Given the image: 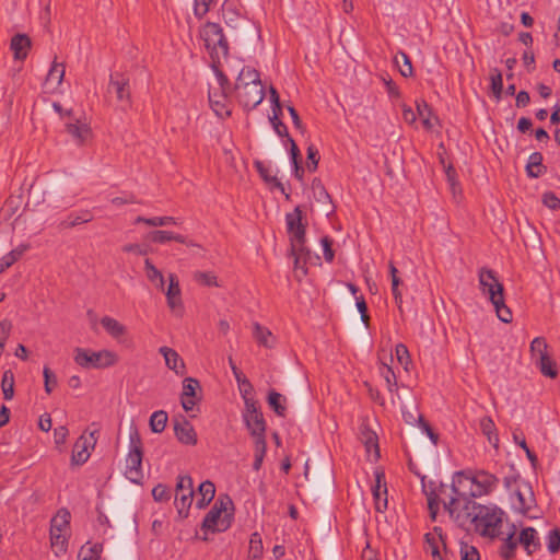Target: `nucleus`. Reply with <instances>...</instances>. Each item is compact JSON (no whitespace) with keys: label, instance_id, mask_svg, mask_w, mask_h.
Listing matches in <instances>:
<instances>
[{"label":"nucleus","instance_id":"obj_1","mask_svg":"<svg viewBox=\"0 0 560 560\" xmlns=\"http://www.w3.org/2000/svg\"><path fill=\"white\" fill-rule=\"evenodd\" d=\"M499 486V478L483 469H467L453 476L451 490L453 494L465 498L489 495Z\"/></svg>","mask_w":560,"mask_h":560},{"label":"nucleus","instance_id":"obj_2","mask_svg":"<svg viewBox=\"0 0 560 560\" xmlns=\"http://www.w3.org/2000/svg\"><path fill=\"white\" fill-rule=\"evenodd\" d=\"M234 92L238 103L246 110L256 108L265 97L259 72L254 68L244 67L236 79Z\"/></svg>","mask_w":560,"mask_h":560},{"label":"nucleus","instance_id":"obj_3","mask_svg":"<svg viewBox=\"0 0 560 560\" xmlns=\"http://www.w3.org/2000/svg\"><path fill=\"white\" fill-rule=\"evenodd\" d=\"M478 280L481 292L489 296L498 318L503 323H511L513 319L512 312L505 305L503 284L498 280L495 272L482 267L478 271Z\"/></svg>","mask_w":560,"mask_h":560},{"label":"nucleus","instance_id":"obj_4","mask_svg":"<svg viewBox=\"0 0 560 560\" xmlns=\"http://www.w3.org/2000/svg\"><path fill=\"white\" fill-rule=\"evenodd\" d=\"M472 525L482 537L495 538L501 533L505 513L497 505L472 504Z\"/></svg>","mask_w":560,"mask_h":560},{"label":"nucleus","instance_id":"obj_5","mask_svg":"<svg viewBox=\"0 0 560 560\" xmlns=\"http://www.w3.org/2000/svg\"><path fill=\"white\" fill-rule=\"evenodd\" d=\"M233 520V502L229 495H220L205 516L201 528L205 532L220 533L226 530Z\"/></svg>","mask_w":560,"mask_h":560},{"label":"nucleus","instance_id":"obj_6","mask_svg":"<svg viewBox=\"0 0 560 560\" xmlns=\"http://www.w3.org/2000/svg\"><path fill=\"white\" fill-rule=\"evenodd\" d=\"M73 360L83 369H105L115 365L118 362V355L107 349L92 351L78 347L73 350Z\"/></svg>","mask_w":560,"mask_h":560},{"label":"nucleus","instance_id":"obj_7","mask_svg":"<svg viewBox=\"0 0 560 560\" xmlns=\"http://www.w3.org/2000/svg\"><path fill=\"white\" fill-rule=\"evenodd\" d=\"M130 448L126 458L125 476L133 483L140 485L143 480L142 471V441L137 429L129 435Z\"/></svg>","mask_w":560,"mask_h":560},{"label":"nucleus","instance_id":"obj_8","mask_svg":"<svg viewBox=\"0 0 560 560\" xmlns=\"http://www.w3.org/2000/svg\"><path fill=\"white\" fill-rule=\"evenodd\" d=\"M457 494L450 497L446 501L443 499V505L450 517L462 528H467L472 524L474 510L472 504H477L470 500Z\"/></svg>","mask_w":560,"mask_h":560},{"label":"nucleus","instance_id":"obj_9","mask_svg":"<svg viewBox=\"0 0 560 560\" xmlns=\"http://www.w3.org/2000/svg\"><path fill=\"white\" fill-rule=\"evenodd\" d=\"M200 36L213 59H220L221 57L228 56V40L224 37L222 27L218 23L208 22L202 27Z\"/></svg>","mask_w":560,"mask_h":560},{"label":"nucleus","instance_id":"obj_10","mask_svg":"<svg viewBox=\"0 0 560 560\" xmlns=\"http://www.w3.org/2000/svg\"><path fill=\"white\" fill-rule=\"evenodd\" d=\"M194 501V483L189 476H179L176 483L175 506L179 516L187 517Z\"/></svg>","mask_w":560,"mask_h":560},{"label":"nucleus","instance_id":"obj_11","mask_svg":"<svg viewBox=\"0 0 560 560\" xmlns=\"http://www.w3.org/2000/svg\"><path fill=\"white\" fill-rule=\"evenodd\" d=\"M287 229L290 234V243L293 248L301 250L305 245V224L302 222V211L296 207L292 212L285 215Z\"/></svg>","mask_w":560,"mask_h":560},{"label":"nucleus","instance_id":"obj_12","mask_svg":"<svg viewBox=\"0 0 560 560\" xmlns=\"http://www.w3.org/2000/svg\"><path fill=\"white\" fill-rule=\"evenodd\" d=\"M67 133L78 147H84L92 142L93 130L85 119L71 118L65 122Z\"/></svg>","mask_w":560,"mask_h":560},{"label":"nucleus","instance_id":"obj_13","mask_svg":"<svg viewBox=\"0 0 560 560\" xmlns=\"http://www.w3.org/2000/svg\"><path fill=\"white\" fill-rule=\"evenodd\" d=\"M97 430L91 431L89 435L82 434L74 443L71 456L73 465H82L90 458V448H93L97 441Z\"/></svg>","mask_w":560,"mask_h":560},{"label":"nucleus","instance_id":"obj_14","mask_svg":"<svg viewBox=\"0 0 560 560\" xmlns=\"http://www.w3.org/2000/svg\"><path fill=\"white\" fill-rule=\"evenodd\" d=\"M108 92L116 94L117 101L124 108L131 105V93L129 86V79L121 73H114L109 78Z\"/></svg>","mask_w":560,"mask_h":560},{"label":"nucleus","instance_id":"obj_15","mask_svg":"<svg viewBox=\"0 0 560 560\" xmlns=\"http://www.w3.org/2000/svg\"><path fill=\"white\" fill-rule=\"evenodd\" d=\"M198 392H201L200 383L194 377H186L183 381V392L180 395L182 407L185 411H192L200 400Z\"/></svg>","mask_w":560,"mask_h":560},{"label":"nucleus","instance_id":"obj_16","mask_svg":"<svg viewBox=\"0 0 560 560\" xmlns=\"http://www.w3.org/2000/svg\"><path fill=\"white\" fill-rule=\"evenodd\" d=\"M422 490L428 500L430 516L435 521L440 502L442 501L441 495L446 492V487L444 485L436 486L433 481L425 482L422 479Z\"/></svg>","mask_w":560,"mask_h":560},{"label":"nucleus","instance_id":"obj_17","mask_svg":"<svg viewBox=\"0 0 560 560\" xmlns=\"http://www.w3.org/2000/svg\"><path fill=\"white\" fill-rule=\"evenodd\" d=\"M174 432L177 440L186 445H196L197 444V433L192 427V424L182 417L180 419H175L174 421Z\"/></svg>","mask_w":560,"mask_h":560},{"label":"nucleus","instance_id":"obj_18","mask_svg":"<svg viewBox=\"0 0 560 560\" xmlns=\"http://www.w3.org/2000/svg\"><path fill=\"white\" fill-rule=\"evenodd\" d=\"M168 307L173 312L183 311L182 290L177 277L174 273L168 275V288L165 292Z\"/></svg>","mask_w":560,"mask_h":560},{"label":"nucleus","instance_id":"obj_19","mask_svg":"<svg viewBox=\"0 0 560 560\" xmlns=\"http://www.w3.org/2000/svg\"><path fill=\"white\" fill-rule=\"evenodd\" d=\"M147 238L156 244H165L167 242L174 241L180 244H186L188 246H199L194 241L187 240V237L182 234L165 230L152 231L147 235Z\"/></svg>","mask_w":560,"mask_h":560},{"label":"nucleus","instance_id":"obj_20","mask_svg":"<svg viewBox=\"0 0 560 560\" xmlns=\"http://www.w3.org/2000/svg\"><path fill=\"white\" fill-rule=\"evenodd\" d=\"M243 418L247 429L250 432V435L255 441L266 440V422L261 412L250 416H243Z\"/></svg>","mask_w":560,"mask_h":560},{"label":"nucleus","instance_id":"obj_21","mask_svg":"<svg viewBox=\"0 0 560 560\" xmlns=\"http://www.w3.org/2000/svg\"><path fill=\"white\" fill-rule=\"evenodd\" d=\"M31 46H32L31 39L25 34L14 35L10 43V48L13 51V56H14L15 60L26 59L28 51L31 49Z\"/></svg>","mask_w":560,"mask_h":560},{"label":"nucleus","instance_id":"obj_22","mask_svg":"<svg viewBox=\"0 0 560 560\" xmlns=\"http://www.w3.org/2000/svg\"><path fill=\"white\" fill-rule=\"evenodd\" d=\"M159 352L164 357L166 366L174 371L177 375L185 373V363L179 354L172 348L161 347Z\"/></svg>","mask_w":560,"mask_h":560},{"label":"nucleus","instance_id":"obj_23","mask_svg":"<svg viewBox=\"0 0 560 560\" xmlns=\"http://www.w3.org/2000/svg\"><path fill=\"white\" fill-rule=\"evenodd\" d=\"M359 438L364 444L366 452H374V458L377 459L380 457L378 439L376 433L365 422L360 425Z\"/></svg>","mask_w":560,"mask_h":560},{"label":"nucleus","instance_id":"obj_24","mask_svg":"<svg viewBox=\"0 0 560 560\" xmlns=\"http://www.w3.org/2000/svg\"><path fill=\"white\" fill-rule=\"evenodd\" d=\"M209 103L212 110L220 118H226L231 115V109L226 103V94L225 92L210 91L209 92Z\"/></svg>","mask_w":560,"mask_h":560},{"label":"nucleus","instance_id":"obj_25","mask_svg":"<svg viewBox=\"0 0 560 560\" xmlns=\"http://www.w3.org/2000/svg\"><path fill=\"white\" fill-rule=\"evenodd\" d=\"M425 544L427 550L430 551V553L435 560H444L440 552V545H442L444 549H446V546L443 540L441 528L434 527L433 533H428L425 535Z\"/></svg>","mask_w":560,"mask_h":560},{"label":"nucleus","instance_id":"obj_26","mask_svg":"<svg viewBox=\"0 0 560 560\" xmlns=\"http://www.w3.org/2000/svg\"><path fill=\"white\" fill-rule=\"evenodd\" d=\"M534 503V494L532 488L525 485V492L517 489L514 492L513 508L520 513H527Z\"/></svg>","mask_w":560,"mask_h":560},{"label":"nucleus","instance_id":"obj_27","mask_svg":"<svg viewBox=\"0 0 560 560\" xmlns=\"http://www.w3.org/2000/svg\"><path fill=\"white\" fill-rule=\"evenodd\" d=\"M65 72H66L65 65L54 60L49 71L47 73V77L45 80V86L50 91H54L57 88H59L60 84L62 83Z\"/></svg>","mask_w":560,"mask_h":560},{"label":"nucleus","instance_id":"obj_28","mask_svg":"<svg viewBox=\"0 0 560 560\" xmlns=\"http://www.w3.org/2000/svg\"><path fill=\"white\" fill-rule=\"evenodd\" d=\"M291 255L294 258L295 277L300 280L307 273L306 261L310 255V250L305 245L301 246V250H298L291 246Z\"/></svg>","mask_w":560,"mask_h":560},{"label":"nucleus","instance_id":"obj_29","mask_svg":"<svg viewBox=\"0 0 560 560\" xmlns=\"http://www.w3.org/2000/svg\"><path fill=\"white\" fill-rule=\"evenodd\" d=\"M518 541L528 555H532L540 547L537 532L533 527L524 528L520 534Z\"/></svg>","mask_w":560,"mask_h":560},{"label":"nucleus","instance_id":"obj_30","mask_svg":"<svg viewBox=\"0 0 560 560\" xmlns=\"http://www.w3.org/2000/svg\"><path fill=\"white\" fill-rule=\"evenodd\" d=\"M101 325L106 332L114 339L119 340L127 334V327L110 316H104L101 318Z\"/></svg>","mask_w":560,"mask_h":560},{"label":"nucleus","instance_id":"obj_31","mask_svg":"<svg viewBox=\"0 0 560 560\" xmlns=\"http://www.w3.org/2000/svg\"><path fill=\"white\" fill-rule=\"evenodd\" d=\"M69 524L70 513L66 509H61L50 522V533L66 534L69 529Z\"/></svg>","mask_w":560,"mask_h":560},{"label":"nucleus","instance_id":"obj_32","mask_svg":"<svg viewBox=\"0 0 560 560\" xmlns=\"http://www.w3.org/2000/svg\"><path fill=\"white\" fill-rule=\"evenodd\" d=\"M215 487L213 482L206 480L200 483L198 494L200 499L197 500L196 505L198 509L206 508L214 498Z\"/></svg>","mask_w":560,"mask_h":560},{"label":"nucleus","instance_id":"obj_33","mask_svg":"<svg viewBox=\"0 0 560 560\" xmlns=\"http://www.w3.org/2000/svg\"><path fill=\"white\" fill-rule=\"evenodd\" d=\"M527 175L532 178L541 176L546 167L542 165V155L539 152H534L529 155L528 163L526 165Z\"/></svg>","mask_w":560,"mask_h":560},{"label":"nucleus","instance_id":"obj_34","mask_svg":"<svg viewBox=\"0 0 560 560\" xmlns=\"http://www.w3.org/2000/svg\"><path fill=\"white\" fill-rule=\"evenodd\" d=\"M93 215L89 210L81 211L79 213H70L65 220L60 222L61 229H71L75 225L88 223L92 221Z\"/></svg>","mask_w":560,"mask_h":560},{"label":"nucleus","instance_id":"obj_35","mask_svg":"<svg viewBox=\"0 0 560 560\" xmlns=\"http://www.w3.org/2000/svg\"><path fill=\"white\" fill-rule=\"evenodd\" d=\"M253 327V335L256 341L266 348H271L275 343V338L271 331L258 323H255Z\"/></svg>","mask_w":560,"mask_h":560},{"label":"nucleus","instance_id":"obj_36","mask_svg":"<svg viewBox=\"0 0 560 560\" xmlns=\"http://www.w3.org/2000/svg\"><path fill=\"white\" fill-rule=\"evenodd\" d=\"M536 365L544 376L556 378L558 375V370L555 361L550 358V355H542L535 360Z\"/></svg>","mask_w":560,"mask_h":560},{"label":"nucleus","instance_id":"obj_37","mask_svg":"<svg viewBox=\"0 0 560 560\" xmlns=\"http://www.w3.org/2000/svg\"><path fill=\"white\" fill-rule=\"evenodd\" d=\"M255 167L257 170V172L259 173V175L261 176V178L269 185H272L275 186L276 188H278L282 194L285 192L284 190V187L282 185V183L277 178V176L275 175H271L270 173V168L268 166H266L262 162L260 161H256L255 162Z\"/></svg>","mask_w":560,"mask_h":560},{"label":"nucleus","instance_id":"obj_38","mask_svg":"<svg viewBox=\"0 0 560 560\" xmlns=\"http://www.w3.org/2000/svg\"><path fill=\"white\" fill-rule=\"evenodd\" d=\"M144 271L149 281L155 283L158 289H164L165 280L162 272L148 258L144 260Z\"/></svg>","mask_w":560,"mask_h":560},{"label":"nucleus","instance_id":"obj_39","mask_svg":"<svg viewBox=\"0 0 560 560\" xmlns=\"http://www.w3.org/2000/svg\"><path fill=\"white\" fill-rule=\"evenodd\" d=\"M481 432L487 436L489 443L498 446L499 438L495 430V424L490 417H482L479 421Z\"/></svg>","mask_w":560,"mask_h":560},{"label":"nucleus","instance_id":"obj_40","mask_svg":"<svg viewBox=\"0 0 560 560\" xmlns=\"http://www.w3.org/2000/svg\"><path fill=\"white\" fill-rule=\"evenodd\" d=\"M285 397L276 390H270L268 395V404L270 408L280 417H284L287 412Z\"/></svg>","mask_w":560,"mask_h":560},{"label":"nucleus","instance_id":"obj_41","mask_svg":"<svg viewBox=\"0 0 560 560\" xmlns=\"http://www.w3.org/2000/svg\"><path fill=\"white\" fill-rule=\"evenodd\" d=\"M394 61L397 65L399 72L402 77L408 78L413 74V68L409 56L399 50L394 57Z\"/></svg>","mask_w":560,"mask_h":560},{"label":"nucleus","instance_id":"obj_42","mask_svg":"<svg viewBox=\"0 0 560 560\" xmlns=\"http://www.w3.org/2000/svg\"><path fill=\"white\" fill-rule=\"evenodd\" d=\"M168 420L167 412L164 410L154 411L150 417V428L154 433H161L165 430Z\"/></svg>","mask_w":560,"mask_h":560},{"label":"nucleus","instance_id":"obj_43","mask_svg":"<svg viewBox=\"0 0 560 560\" xmlns=\"http://www.w3.org/2000/svg\"><path fill=\"white\" fill-rule=\"evenodd\" d=\"M14 382L13 372L11 370L4 371L1 380V389L5 400H10L14 396Z\"/></svg>","mask_w":560,"mask_h":560},{"label":"nucleus","instance_id":"obj_44","mask_svg":"<svg viewBox=\"0 0 560 560\" xmlns=\"http://www.w3.org/2000/svg\"><path fill=\"white\" fill-rule=\"evenodd\" d=\"M50 546L57 557L63 555L68 547L67 535L60 533H50Z\"/></svg>","mask_w":560,"mask_h":560},{"label":"nucleus","instance_id":"obj_45","mask_svg":"<svg viewBox=\"0 0 560 560\" xmlns=\"http://www.w3.org/2000/svg\"><path fill=\"white\" fill-rule=\"evenodd\" d=\"M194 280L203 287H220L217 276L212 271H196Z\"/></svg>","mask_w":560,"mask_h":560},{"label":"nucleus","instance_id":"obj_46","mask_svg":"<svg viewBox=\"0 0 560 560\" xmlns=\"http://www.w3.org/2000/svg\"><path fill=\"white\" fill-rule=\"evenodd\" d=\"M102 552V545L94 544L91 546H82L78 558L79 560H98Z\"/></svg>","mask_w":560,"mask_h":560},{"label":"nucleus","instance_id":"obj_47","mask_svg":"<svg viewBox=\"0 0 560 560\" xmlns=\"http://www.w3.org/2000/svg\"><path fill=\"white\" fill-rule=\"evenodd\" d=\"M262 540L258 533H254L249 540V558L250 560H260L262 555Z\"/></svg>","mask_w":560,"mask_h":560},{"label":"nucleus","instance_id":"obj_48","mask_svg":"<svg viewBox=\"0 0 560 560\" xmlns=\"http://www.w3.org/2000/svg\"><path fill=\"white\" fill-rule=\"evenodd\" d=\"M386 493H387L386 487L384 486V489L382 491L381 479H380V476H377L376 485L373 487V495L376 501V510L377 511H382L383 509H386V506H387Z\"/></svg>","mask_w":560,"mask_h":560},{"label":"nucleus","instance_id":"obj_49","mask_svg":"<svg viewBox=\"0 0 560 560\" xmlns=\"http://www.w3.org/2000/svg\"><path fill=\"white\" fill-rule=\"evenodd\" d=\"M380 373H381V375L384 377V380L386 382L387 389L390 393L397 392V389H398V387H397V377H396L393 369L389 365L384 363L381 366V369H380Z\"/></svg>","mask_w":560,"mask_h":560},{"label":"nucleus","instance_id":"obj_50","mask_svg":"<svg viewBox=\"0 0 560 560\" xmlns=\"http://www.w3.org/2000/svg\"><path fill=\"white\" fill-rule=\"evenodd\" d=\"M26 247L12 249L0 259V272L11 267L25 252Z\"/></svg>","mask_w":560,"mask_h":560},{"label":"nucleus","instance_id":"obj_51","mask_svg":"<svg viewBox=\"0 0 560 560\" xmlns=\"http://www.w3.org/2000/svg\"><path fill=\"white\" fill-rule=\"evenodd\" d=\"M255 448V459L253 463V468L258 471L261 468L264 457L267 451L266 440L254 441Z\"/></svg>","mask_w":560,"mask_h":560},{"label":"nucleus","instance_id":"obj_52","mask_svg":"<svg viewBox=\"0 0 560 560\" xmlns=\"http://www.w3.org/2000/svg\"><path fill=\"white\" fill-rule=\"evenodd\" d=\"M518 544V539L514 538V532L511 533L503 542L501 556L505 560H511L514 557V550L516 549Z\"/></svg>","mask_w":560,"mask_h":560},{"label":"nucleus","instance_id":"obj_53","mask_svg":"<svg viewBox=\"0 0 560 560\" xmlns=\"http://www.w3.org/2000/svg\"><path fill=\"white\" fill-rule=\"evenodd\" d=\"M491 91L497 100L501 98L502 90H503V80L502 73L499 69L494 68L491 71Z\"/></svg>","mask_w":560,"mask_h":560},{"label":"nucleus","instance_id":"obj_54","mask_svg":"<svg viewBox=\"0 0 560 560\" xmlns=\"http://www.w3.org/2000/svg\"><path fill=\"white\" fill-rule=\"evenodd\" d=\"M547 349H548V345H547L545 338H542V337H536L530 342V352L535 360L542 355H548Z\"/></svg>","mask_w":560,"mask_h":560},{"label":"nucleus","instance_id":"obj_55","mask_svg":"<svg viewBox=\"0 0 560 560\" xmlns=\"http://www.w3.org/2000/svg\"><path fill=\"white\" fill-rule=\"evenodd\" d=\"M281 113L277 112V109L272 110V116L269 118L270 122L276 131V133L279 137H287L288 139L291 138L288 133L287 126L280 120L279 116Z\"/></svg>","mask_w":560,"mask_h":560},{"label":"nucleus","instance_id":"obj_56","mask_svg":"<svg viewBox=\"0 0 560 560\" xmlns=\"http://www.w3.org/2000/svg\"><path fill=\"white\" fill-rule=\"evenodd\" d=\"M306 167L310 172H315L317 166H318V162H319V154H318V150L315 148L314 144H310L307 147V158H306Z\"/></svg>","mask_w":560,"mask_h":560},{"label":"nucleus","instance_id":"obj_57","mask_svg":"<svg viewBox=\"0 0 560 560\" xmlns=\"http://www.w3.org/2000/svg\"><path fill=\"white\" fill-rule=\"evenodd\" d=\"M460 560H480V555L476 547L462 541Z\"/></svg>","mask_w":560,"mask_h":560},{"label":"nucleus","instance_id":"obj_58","mask_svg":"<svg viewBox=\"0 0 560 560\" xmlns=\"http://www.w3.org/2000/svg\"><path fill=\"white\" fill-rule=\"evenodd\" d=\"M417 112L419 116L422 118V124L427 129L432 128V122L430 119L431 109L429 105L422 101L421 103H417Z\"/></svg>","mask_w":560,"mask_h":560},{"label":"nucleus","instance_id":"obj_59","mask_svg":"<svg viewBox=\"0 0 560 560\" xmlns=\"http://www.w3.org/2000/svg\"><path fill=\"white\" fill-rule=\"evenodd\" d=\"M43 375H44L45 392L47 394H50L52 392L54 387H56V385H57V377H56L55 373L48 366H44Z\"/></svg>","mask_w":560,"mask_h":560},{"label":"nucleus","instance_id":"obj_60","mask_svg":"<svg viewBox=\"0 0 560 560\" xmlns=\"http://www.w3.org/2000/svg\"><path fill=\"white\" fill-rule=\"evenodd\" d=\"M152 497L156 502L168 501L171 499V491L166 486L159 483L152 489Z\"/></svg>","mask_w":560,"mask_h":560},{"label":"nucleus","instance_id":"obj_61","mask_svg":"<svg viewBox=\"0 0 560 560\" xmlns=\"http://www.w3.org/2000/svg\"><path fill=\"white\" fill-rule=\"evenodd\" d=\"M397 361L404 366V369L408 370V364L410 363V355L407 347L402 343H398L395 349Z\"/></svg>","mask_w":560,"mask_h":560},{"label":"nucleus","instance_id":"obj_62","mask_svg":"<svg viewBox=\"0 0 560 560\" xmlns=\"http://www.w3.org/2000/svg\"><path fill=\"white\" fill-rule=\"evenodd\" d=\"M547 546L551 553L560 550V530L558 528L549 532Z\"/></svg>","mask_w":560,"mask_h":560},{"label":"nucleus","instance_id":"obj_63","mask_svg":"<svg viewBox=\"0 0 560 560\" xmlns=\"http://www.w3.org/2000/svg\"><path fill=\"white\" fill-rule=\"evenodd\" d=\"M542 203L552 210L560 208V199L551 191H547L542 195Z\"/></svg>","mask_w":560,"mask_h":560},{"label":"nucleus","instance_id":"obj_64","mask_svg":"<svg viewBox=\"0 0 560 560\" xmlns=\"http://www.w3.org/2000/svg\"><path fill=\"white\" fill-rule=\"evenodd\" d=\"M211 1L212 0H195V3H194L195 15L198 18L205 16L209 11Z\"/></svg>","mask_w":560,"mask_h":560}]
</instances>
